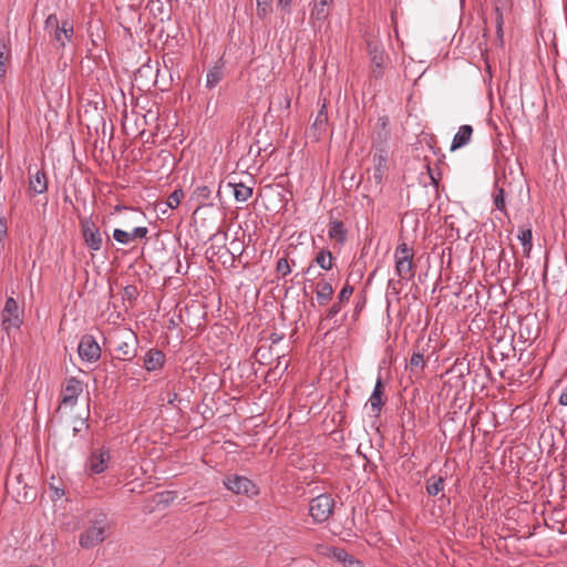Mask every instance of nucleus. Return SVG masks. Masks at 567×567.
Here are the masks:
<instances>
[{
    "label": "nucleus",
    "instance_id": "1",
    "mask_svg": "<svg viewBox=\"0 0 567 567\" xmlns=\"http://www.w3.org/2000/svg\"><path fill=\"white\" fill-rule=\"evenodd\" d=\"M85 519L87 526L80 534L79 545L83 549H92L106 539L111 523L102 509L87 511Z\"/></svg>",
    "mask_w": 567,
    "mask_h": 567
},
{
    "label": "nucleus",
    "instance_id": "2",
    "mask_svg": "<svg viewBox=\"0 0 567 567\" xmlns=\"http://www.w3.org/2000/svg\"><path fill=\"white\" fill-rule=\"evenodd\" d=\"M506 327L508 331L504 329L503 336L497 339L498 342L508 338L509 344H512L515 337L524 343L533 342L540 333L539 321H514V326L509 327L507 322Z\"/></svg>",
    "mask_w": 567,
    "mask_h": 567
},
{
    "label": "nucleus",
    "instance_id": "3",
    "mask_svg": "<svg viewBox=\"0 0 567 567\" xmlns=\"http://www.w3.org/2000/svg\"><path fill=\"white\" fill-rule=\"evenodd\" d=\"M395 272L401 280L409 281L413 278V251L405 243L398 245L395 252Z\"/></svg>",
    "mask_w": 567,
    "mask_h": 567
},
{
    "label": "nucleus",
    "instance_id": "4",
    "mask_svg": "<svg viewBox=\"0 0 567 567\" xmlns=\"http://www.w3.org/2000/svg\"><path fill=\"white\" fill-rule=\"evenodd\" d=\"M334 501L329 494H321L310 501L309 513L315 522L328 520L333 512Z\"/></svg>",
    "mask_w": 567,
    "mask_h": 567
},
{
    "label": "nucleus",
    "instance_id": "5",
    "mask_svg": "<svg viewBox=\"0 0 567 567\" xmlns=\"http://www.w3.org/2000/svg\"><path fill=\"white\" fill-rule=\"evenodd\" d=\"M368 53L371 61V72L375 79H380L384 74L386 66V54L381 43L375 40H367Z\"/></svg>",
    "mask_w": 567,
    "mask_h": 567
},
{
    "label": "nucleus",
    "instance_id": "6",
    "mask_svg": "<svg viewBox=\"0 0 567 567\" xmlns=\"http://www.w3.org/2000/svg\"><path fill=\"white\" fill-rule=\"evenodd\" d=\"M80 226L86 246L92 250H100L103 245V237L92 217L81 218Z\"/></svg>",
    "mask_w": 567,
    "mask_h": 567
},
{
    "label": "nucleus",
    "instance_id": "7",
    "mask_svg": "<svg viewBox=\"0 0 567 567\" xmlns=\"http://www.w3.org/2000/svg\"><path fill=\"white\" fill-rule=\"evenodd\" d=\"M224 485L235 494L252 496L258 493L256 484L251 480L240 475L228 476L224 481Z\"/></svg>",
    "mask_w": 567,
    "mask_h": 567
},
{
    "label": "nucleus",
    "instance_id": "8",
    "mask_svg": "<svg viewBox=\"0 0 567 567\" xmlns=\"http://www.w3.org/2000/svg\"><path fill=\"white\" fill-rule=\"evenodd\" d=\"M110 460L111 456L109 449L101 447L93 451L85 463L86 471L90 474H101L107 468Z\"/></svg>",
    "mask_w": 567,
    "mask_h": 567
},
{
    "label": "nucleus",
    "instance_id": "9",
    "mask_svg": "<svg viewBox=\"0 0 567 567\" xmlns=\"http://www.w3.org/2000/svg\"><path fill=\"white\" fill-rule=\"evenodd\" d=\"M78 352L81 359L95 362L101 357V348L93 336L84 334L79 343Z\"/></svg>",
    "mask_w": 567,
    "mask_h": 567
},
{
    "label": "nucleus",
    "instance_id": "10",
    "mask_svg": "<svg viewBox=\"0 0 567 567\" xmlns=\"http://www.w3.org/2000/svg\"><path fill=\"white\" fill-rule=\"evenodd\" d=\"M82 391V382L74 377L70 378L66 381V385L62 390L61 405L73 408L76 404L78 398Z\"/></svg>",
    "mask_w": 567,
    "mask_h": 567
},
{
    "label": "nucleus",
    "instance_id": "11",
    "mask_svg": "<svg viewBox=\"0 0 567 567\" xmlns=\"http://www.w3.org/2000/svg\"><path fill=\"white\" fill-rule=\"evenodd\" d=\"M331 3L326 0H312V9L310 12V23L315 30H319L322 28L323 23L329 17V11L327 9Z\"/></svg>",
    "mask_w": 567,
    "mask_h": 567
},
{
    "label": "nucleus",
    "instance_id": "12",
    "mask_svg": "<svg viewBox=\"0 0 567 567\" xmlns=\"http://www.w3.org/2000/svg\"><path fill=\"white\" fill-rule=\"evenodd\" d=\"M29 174V193L32 196L44 194L48 190V179L44 171L37 169L35 173L32 174L30 167Z\"/></svg>",
    "mask_w": 567,
    "mask_h": 567
},
{
    "label": "nucleus",
    "instance_id": "13",
    "mask_svg": "<svg viewBox=\"0 0 567 567\" xmlns=\"http://www.w3.org/2000/svg\"><path fill=\"white\" fill-rule=\"evenodd\" d=\"M147 231L148 230L146 227H135L130 233L116 228L113 231V238L122 245H128L131 241L135 239L144 238L147 235Z\"/></svg>",
    "mask_w": 567,
    "mask_h": 567
},
{
    "label": "nucleus",
    "instance_id": "14",
    "mask_svg": "<svg viewBox=\"0 0 567 567\" xmlns=\"http://www.w3.org/2000/svg\"><path fill=\"white\" fill-rule=\"evenodd\" d=\"M333 256L330 250L328 249H321L317 252L316 257L313 258L312 262L305 269L306 275H310L313 269V265L319 266L323 270H331L333 267Z\"/></svg>",
    "mask_w": 567,
    "mask_h": 567
},
{
    "label": "nucleus",
    "instance_id": "15",
    "mask_svg": "<svg viewBox=\"0 0 567 567\" xmlns=\"http://www.w3.org/2000/svg\"><path fill=\"white\" fill-rule=\"evenodd\" d=\"M165 362V354L158 349H151L144 355V368L148 372L162 369Z\"/></svg>",
    "mask_w": 567,
    "mask_h": 567
},
{
    "label": "nucleus",
    "instance_id": "16",
    "mask_svg": "<svg viewBox=\"0 0 567 567\" xmlns=\"http://www.w3.org/2000/svg\"><path fill=\"white\" fill-rule=\"evenodd\" d=\"M383 392L384 383L382 379L379 377L375 382L374 389L369 398V403L371 405L372 411L375 413V416H379L381 409L384 404Z\"/></svg>",
    "mask_w": 567,
    "mask_h": 567
},
{
    "label": "nucleus",
    "instance_id": "17",
    "mask_svg": "<svg viewBox=\"0 0 567 567\" xmlns=\"http://www.w3.org/2000/svg\"><path fill=\"white\" fill-rule=\"evenodd\" d=\"M473 127L471 125L464 124L460 126L458 131L455 133L452 140L451 151H456L467 145L471 141Z\"/></svg>",
    "mask_w": 567,
    "mask_h": 567
},
{
    "label": "nucleus",
    "instance_id": "18",
    "mask_svg": "<svg viewBox=\"0 0 567 567\" xmlns=\"http://www.w3.org/2000/svg\"><path fill=\"white\" fill-rule=\"evenodd\" d=\"M116 350L123 355L124 360H131L136 355L137 338L130 329L128 340L117 344Z\"/></svg>",
    "mask_w": 567,
    "mask_h": 567
},
{
    "label": "nucleus",
    "instance_id": "19",
    "mask_svg": "<svg viewBox=\"0 0 567 567\" xmlns=\"http://www.w3.org/2000/svg\"><path fill=\"white\" fill-rule=\"evenodd\" d=\"M388 156L384 152L375 153L373 156L374 169L372 178L377 184H381L386 169Z\"/></svg>",
    "mask_w": 567,
    "mask_h": 567
},
{
    "label": "nucleus",
    "instance_id": "20",
    "mask_svg": "<svg viewBox=\"0 0 567 567\" xmlns=\"http://www.w3.org/2000/svg\"><path fill=\"white\" fill-rule=\"evenodd\" d=\"M332 555L338 563L343 565V567H363L362 563L359 559L350 555L343 548H333Z\"/></svg>",
    "mask_w": 567,
    "mask_h": 567
},
{
    "label": "nucleus",
    "instance_id": "21",
    "mask_svg": "<svg viewBox=\"0 0 567 567\" xmlns=\"http://www.w3.org/2000/svg\"><path fill=\"white\" fill-rule=\"evenodd\" d=\"M73 33L74 29L72 22L65 20L61 23V27L56 29L54 40L60 44V47L64 48L66 42L72 39Z\"/></svg>",
    "mask_w": 567,
    "mask_h": 567
},
{
    "label": "nucleus",
    "instance_id": "22",
    "mask_svg": "<svg viewBox=\"0 0 567 567\" xmlns=\"http://www.w3.org/2000/svg\"><path fill=\"white\" fill-rule=\"evenodd\" d=\"M333 295L332 285L326 280L318 281L316 286V297L319 305H326Z\"/></svg>",
    "mask_w": 567,
    "mask_h": 567
},
{
    "label": "nucleus",
    "instance_id": "23",
    "mask_svg": "<svg viewBox=\"0 0 567 567\" xmlns=\"http://www.w3.org/2000/svg\"><path fill=\"white\" fill-rule=\"evenodd\" d=\"M224 78V65L221 63H216L212 66L206 74V86L208 89H214L219 84L221 79Z\"/></svg>",
    "mask_w": 567,
    "mask_h": 567
},
{
    "label": "nucleus",
    "instance_id": "24",
    "mask_svg": "<svg viewBox=\"0 0 567 567\" xmlns=\"http://www.w3.org/2000/svg\"><path fill=\"white\" fill-rule=\"evenodd\" d=\"M328 235L331 239L338 241L339 244H343L347 237V229L342 221L332 220L329 224Z\"/></svg>",
    "mask_w": 567,
    "mask_h": 567
},
{
    "label": "nucleus",
    "instance_id": "25",
    "mask_svg": "<svg viewBox=\"0 0 567 567\" xmlns=\"http://www.w3.org/2000/svg\"><path fill=\"white\" fill-rule=\"evenodd\" d=\"M228 186L234 188V197L237 202L245 203L252 195V188L243 183H229Z\"/></svg>",
    "mask_w": 567,
    "mask_h": 567
},
{
    "label": "nucleus",
    "instance_id": "26",
    "mask_svg": "<svg viewBox=\"0 0 567 567\" xmlns=\"http://www.w3.org/2000/svg\"><path fill=\"white\" fill-rule=\"evenodd\" d=\"M210 196L212 188L207 185L197 186L193 192V199L198 204L199 207L208 205Z\"/></svg>",
    "mask_w": 567,
    "mask_h": 567
},
{
    "label": "nucleus",
    "instance_id": "27",
    "mask_svg": "<svg viewBox=\"0 0 567 567\" xmlns=\"http://www.w3.org/2000/svg\"><path fill=\"white\" fill-rule=\"evenodd\" d=\"M470 361L466 359V357L457 358L450 369V372L457 378H463L470 374Z\"/></svg>",
    "mask_w": 567,
    "mask_h": 567
},
{
    "label": "nucleus",
    "instance_id": "28",
    "mask_svg": "<svg viewBox=\"0 0 567 567\" xmlns=\"http://www.w3.org/2000/svg\"><path fill=\"white\" fill-rule=\"evenodd\" d=\"M444 489V478L441 476H431L426 481V492L431 496H436L439 493Z\"/></svg>",
    "mask_w": 567,
    "mask_h": 567
},
{
    "label": "nucleus",
    "instance_id": "29",
    "mask_svg": "<svg viewBox=\"0 0 567 567\" xmlns=\"http://www.w3.org/2000/svg\"><path fill=\"white\" fill-rule=\"evenodd\" d=\"M10 44L4 40H0V79H3L7 72L6 63L10 59Z\"/></svg>",
    "mask_w": 567,
    "mask_h": 567
},
{
    "label": "nucleus",
    "instance_id": "30",
    "mask_svg": "<svg viewBox=\"0 0 567 567\" xmlns=\"http://www.w3.org/2000/svg\"><path fill=\"white\" fill-rule=\"evenodd\" d=\"M517 239L520 241L524 252L529 254L533 247V233L530 227L522 228L518 231Z\"/></svg>",
    "mask_w": 567,
    "mask_h": 567
},
{
    "label": "nucleus",
    "instance_id": "31",
    "mask_svg": "<svg viewBox=\"0 0 567 567\" xmlns=\"http://www.w3.org/2000/svg\"><path fill=\"white\" fill-rule=\"evenodd\" d=\"M2 319H19V306L18 302L12 297H9L7 299L2 311Z\"/></svg>",
    "mask_w": 567,
    "mask_h": 567
},
{
    "label": "nucleus",
    "instance_id": "32",
    "mask_svg": "<svg viewBox=\"0 0 567 567\" xmlns=\"http://www.w3.org/2000/svg\"><path fill=\"white\" fill-rule=\"evenodd\" d=\"M493 203L497 210L506 214L505 192L502 187H496L493 195Z\"/></svg>",
    "mask_w": 567,
    "mask_h": 567
},
{
    "label": "nucleus",
    "instance_id": "33",
    "mask_svg": "<svg viewBox=\"0 0 567 567\" xmlns=\"http://www.w3.org/2000/svg\"><path fill=\"white\" fill-rule=\"evenodd\" d=\"M425 365V362H424V357L422 353H419V352H415L412 354L411 359H410V369L411 371H421L423 370Z\"/></svg>",
    "mask_w": 567,
    "mask_h": 567
},
{
    "label": "nucleus",
    "instance_id": "34",
    "mask_svg": "<svg viewBox=\"0 0 567 567\" xmlns=\"http://www.w3.org/2000/svg\"><path fill=\"white\" fill-rule=\"evenodd\" d=\"M184 198V192L182 189H175L168 197H167V206L172 209H175L181 204V200Z\"/></svg>",
    "mask_w": 567,
    "mask_h": 567
},
{
    "label": "nucleus",
    "instance_id": "35",
    "mask_svg": "<svg viewBox=\"0 0 567 567\" xmlns=\"http://www.w3.org/2000/svg\"><path fill=\"white\" fill-rule=\"evenodd\" d=\"M271 0H256L257 16L264 19L270 12Z\"/></svg>",
    "mask_w": 567,
    "mask_h": 567
},
{
    "label": "nucleus",
    "instance_id": "36",
    "mask_svg": "<svg viewBox=\"0 0 567 567\" xmlns=\"http://www.w3.org/2000/svg\"><path fill=\"white\" fill-rule=\"evenodd\" d=\"M495 13H496V34H497V39L501 43H503L504 41V30H503V24H504V20H503V13L501 12V10L498 9V7H496L495 9Z\"/></svg>",
    "mask_w": 567,
    "mask_h": 567
},
{
    "label": "nucleus",
    "instance_id": "37",
    "mask_svg": "<svg viewBox=\"0 0 567 567\" xmlns=\"http://www.w3.org/2000/svg\"><path fill=\"white\" fill-rule=\"evenodd\" d=\"M61 24L59 23V19L56 14L52 13L49 14L44 22L45 30L56 32V29H59Z\"/></svg>",
    "mask_w": 567,
    "mask_h": 567
},
{
    "label": "nucleus",
    "instance_id": "38",
    "mask_svg": "<svg viewBox=\"0 0 567 567\" xmlns=\"http://www.w3.org/2000/svg\"><path fill=\"white\" fill-rule=\"evenodd\" d=\"M276 269L279 274H281L284 277L289 275L291 272V267L287 258H280L277 261Z\"/></svg>",
    "mask_w": 567,
    "mask_h": 567
},
{
    "label": "nucleus",
    "instance_id": "39",
    "mask_svg": "<svg viewBox=\"0 0 567 567\" xmlns=\"http://www.w3.org/2000/svg\"><path fill=\"white\" fill-rule=\"evenodd\" d=\"M324 107L326 105L323 104L322 105V109L319 111V113L317 114V117L313 122V126L317 127V128H322V126L327 123L328 121V115L324 111Z\"/></svg>",
    "mask_w": 567,
    "mask_h": 567
},
{
    "label": "nucleus",
    "instance_id": "40",
    "mask_svg": "<svg viewBox=\"0 0 567 567\" xmlns=\"http://www.w3.org/2000/svg\"><path fill=\"white\" fill-rule=\"evenodd\" d=\"M352 292L353 288L349 285H346L338 296L339 303H342L343 301L348 300L351 297Z\"/></svg>",
    "mask_w": 567,
    "mask_h": 567
},
{
    "label": "nucleus",
    "instance_id": "41",
    "mask_svg": "<svg viewBox=\"0 0 567 567\" xmlns=\"http://www.w3.org/2000/svg\"><path fill=\"white\" fill-rule=\"evenodd\" d=\"M285 336H286L285 332L274 331L270 334V340H271L272 343H278V342H280L285 338Z\"/></svg>",
    "mask_w": 567,
    "mask_h": 567
},
{
    "label": "nucleus",
    "instance_id": "42",
    "mask_svg": "<svg viewBox=\"0 0 567 567\" xmlns=\"http://www.w3.org/2000/svg\"><path fill=\"white\" fill-rule=\"evenodd\" d=\"M7 235V224L4 219H0V244L3 246V238Z\"/></svg>",
    "mask_w": 567,
    "mask_h": 567
},
{
    "label": "nucleus",
    "instance_id": "43",
    "mask_svg": "<svg viewBox=\"0 0 567 567\" xmlns=\"http://www.w3.org/2000/svg\"><path fill=\"white\" fill-rule=\"evenodd\" d=\"M558 402L560 405L567 406V385L563 389V391L558 398Z\"/></svg>",
    "mask_w": 567,
    "mask_h": 567
},
{
    "label": "nucleus",
    "instance_id": "44",
    "mask_svg": "<svg viewBox=\"0 0 567 567\" xmlns=\"http://www.w3.org/2000/svg\"><path fill=\"white\" fill-rule=\"evenodd\" d=\"M83 426H84V427H86V429L89 427V424H87V420H86V419L81 421V423H80V426H79V427H78V426H74V427H73V433H74V434H76V433L81 432Z\"/></svg>",
    "mask_w": 567,
    "mask_h": 567
},
{
    "label": "nucleus",
    "instance_id": "45",
    "mask_svg": "<svg viewBox=\"0 0 567 567\" xmlns=\"http://www.w3.org/2000/svg\"><path fill=\"white\" fill-rule=\"evenodd\" d=\"M339 310H340V306H339V305H337V303H334V305H332V307L330 308V310H329V315H330V316H336V315L339 312Z\"/></svg>",
    "mask_w": 567,
    "mask_h": 567
},
{
    "label": "nucleus",
    "instance_id": "46",
    "mask_svg": "<svg viewBox=\"0 0 567 567\" xmlns=\"http://www.w3.org/2000/svg\"><path fill=\"white\" fill-rule=\"evenodd\" d=\"M292 0H278V6L281 8H288L291 4Z\"/></svg>",
    "mask_w": 567,
    "mask_h": 567
},
{
    "label": "nucleus",
    "instance_id": "47",
    "mask_svg": "<svg viewBox=\"0 0 567 567\" xmlns=\"http://www.w3.org/2000/svg\"><path fill=\"white\" fill-rule=\"evenodd\" d=\"M54 494L58 498L62 497L64 495V489H60L58 487H54Z\"/></svg>",
    "mask_w": 567,
    "mask_h": 567
},
{
    "label": "nucleus",
    "instance_id": "48",
    "mask_svg": "<svg viewBox=\"0 0 567 567\" xmlns=\"http://www.w3.org/2000/svg\"><path fill=\"white\" fill-rule=\"evenodd\" d=\"M2 322L6 323L7 321H2ZM8 322L10 323L9 327L13 326L16 328H19L20 327L19 323H21L22 321H8Z\"/></svg>",
    "mask_w": 567,
    "mask_h": 567
},
{
    "label": "nucleus",
    "instance_id": "49",
    "mask_svg": "<svg viewBox=\"0 0 567 567\" xmlns=\"http://www.w3.org/2000/svg\"><path fill=\"white\" fill-rule=\"evenodd\" d=\"M134 291H135L134 287H126V289H125V293L127 296H132Z\"/></svg>",
    "mask_w": 567,
    "mask_h": 567
},
{
    "label": "nucleus",
    "instance_id": "50",
    "mask_svg": "<svg viewBox=\"0 0 567 567\" xmlns=\"http://www.w3.org/2000/svg\"><path fill=\"white\" fill-rule=\"evenodd\" d=\"M168 323H169V324L167 326V328H168V329H173V328H175V327H176V322H175L174 320L168 321Z\"/></svg>",
    "mask_w": 567,
    "mask_h": 567
},
{
    "label": "nucleus",
    "instance_id": "51",
    "mask_svg": "<svg viewBox=\"0 0 567 567\" xmlns=\"http://www.w3.org/2000/svg\"><path fill=\"white\" fill-rule=\"evenodd\" d=\"M202 329H203V326H202V323H200V322H198V323H197V327H196V330H197V331H199V330H202Z\"/></svg>",
    "mask_w": 567,
    "mask_h": 567
},
{
    "label": "nucleus",
    "instance_id": "52",
    "mask_svg": "<svg viewBox=\"0 0 567 567\" xmlns=\"http://www.w3.org/2000/svg\"><path fill=\"white\" fill-rule=\"evenodd\" d=\"M215 327H216V328H218L220 331H221V329L224 328V326L218 324V323H215Z\"/></svg>",
    "mask_w": 567,
    "mask_h": 567
},
{
    "label": "nucleus",
    "instance_id": "53",
    "mask_svg": "<svg viewBox=\"0 0 567 567\" xmlns=\"http://www.w3.org/2000/svg\"><path fill=\"white\" fill-rule=\"evenodd\" d=\"M360 310L359 303L355 307V311L358 312Z\"/></svg>",
    "mask_w": 567,
    "mask_h": 567
},
{
    "label": "nucleus",
    "instance_id": "54",
    "mask_svg": "<svg viewBox=\"0 0 567 567\" xmlns=\"http://www.w3.org/2000/svg\"><path fill=\"white\" fill-rule=\"evenodd\" d=\"M326 1L332 4L334 0H326Z\"/></svg>",
    "mask_w": 567,
    "mask_h": 567
}]
</instances>
